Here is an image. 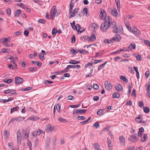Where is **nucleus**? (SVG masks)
I'll list each match as a JSON object with an SVG mask.
<instances>
[{
  "instance_id": "19",
  "label": "nucleus",
  "mask_w": 150,
  "mask_h": 150,
  "mask_svg": "<svg viewBox=\"0 0 150 150\" xmlns=\"http://www.w3.org/2000/svg\"><path fill=\"white\" fill-rule=\"evenodd\" d=\"M86 110L83 109L79 110V109H78L77 110H75V112L76 113H84L86 112Z\"/></svg>"
},
{
  "instance_id": "10",
  "label": "nucleus",
  "mask_w": 150,
  "mask_h": 150,
  "mask_svg": "<svg viewBox=\"0 0 150 150\" xmlns=\"http://www.w3.org/2000/svg\"><path fill=\"white\" fill-rule=\"evenodd\" d=\"M96 32L94 30H93L92 33L91 35L90 36L89 38V40L91 41H93L96 40V36L95 35V33H96Z\"/></svg>"
},
{
  "instance_id": "47",
  "label": "nucleus",
  "mask_w": 150,
  "mask_h": 150,
  "mask_svg": "<svg viewBox=\"0 0 150 150\" xmlns=\"http://www.w3.org/2000/svg\"><path fill=\"white\" fill-rule=\"evenodd\" d=\"M39 119V118L38 117L36 116H32L30 118V120L33 121L37 120Z\"/></svg>"
},
{
  "instance_id": "9",
  "label": "nucleus",
  "mask_w": 150,
  "mask_h": 150,
  "mask_svg": "<svg viewBox=\"0 0 150 150\" xmlns=\"http://www.w3.org/2000/svg\"><path fill=\"white\" fill-rule=\"evenodd\" d=\"M23 81V79L18 76H16L15 78V83L16 84H21Z\"/></svg>"
},
{
  "instance_id": "38",
  "label": "nucleus",
  "mask_w": 150,
  "mask_h": 150,
  "mask_svg": "<svg viewBox=\"0 0 150 150\" xmlns=\"http://www.w3.org/2000/svg\"><path fill=\"white\" fill-rule=\"evenodd\" d=\"M37 68L36 67H31L28 69V70L30 71H37Z\"/></svg>"
},
{
  "instance_id": "14",
  "label": "nucleus",
  "mask_w": 150,
  "mask_h": 150,
  "mask_svg": "<svg viewBox=\"0 0 150 150\" xmlns=\"http://www.w3.org/2000/svg\"><path fill=\"white\" fill-rule=\"evenodd\" d=\"M108 143V147L109 150H112V141L109 138H107Z\"/></svg>"
},
{
  "instance_id": "25",
  "label": "nucleus",
  "mask_w": 150,
  "mask_h": 150,
  "mask_svg": "<svg viewBox=\"0 0 150 150\" xmlns=\"http://www.w3.org/2000/svg\"><path fill=\"white\" fill-rule=\"evenodd\" d=\"M80 61H77L76 60H70L69 62V63L72 64H76L80 63Z\"/></svg>"
},
{
  "instance_id": "44",
  "label": "nucleus",
  "mask_w": 150,
  "mask_h": 150,
  "mask_svg": "<svg viewBox=\"0 0 150 150\" xmlns=\"http://www.w3.org/2000/svg\"><path fill=\"white\" fill-rule=\"evenodd\" d=\"M135 147L134 146H129L127 147L126 150H134Z\"/></svg>"
},
{
  "instance_id": "17",
  "label": "nucleus",
  "mask_w": 150,
  "mask_h": 150,
  "mask_svg": "<svg viewBox=\"0 0 150 150\" xmlns=\"http://www.w3.org/2000/svg\"><path fill=\"white\" fill-rule=\"evenodd\" d=\"M136 45L134 43H132L129 45L128 47V48L129 49L131 50H133L135 49L136 48Z\"/></svg>"
},
{
  "instance_id": "22",
  "label": "nucleus",
  "mask_w": 150,
  "mask_h": 150,
  "mask_svg": "<svg viewBox=\"0 0 150 150\" xmlns=\"http://www.w3.org/2000/svg\"><path fill=\"white\" fill-rule=\"evenodd\" d=\"M21 11L20 9H18L14 13V16L15 17H18L20 14L21 13Z\"/></svg>"
},
{
  "instance_id": "57",
  "label": "nucleus",
  "mask_w": 150,
  "mask_h": 150,
  "mask_svg": "<svg viewBox=\"0 0 150 150\" xmlns=\"http://www.w3.org/2000/svg\"><path fill=\"white\" fill-rule=\"evenodd\" d=\"M67 68L70 69L73 68L76 69L75 65H69L67 66Z\"/></svg>"
},
{
  "instance_id": "11",
  "label": "nucleus",
  "mask_w": 150,
  "mask_h": 150,
  "mask_svg": "<svg viewBox=\"0 0 150 150\" xmlns=\"http://www.w3.org/2000/svg\"><path fill=\"white\" fill-rule=\"evenodd\" d=\"M45 130L47 132H52L54 130V128L52 127L50 124H49L45 127Z\"/></svg>"
},
{
  "instance_id": "18",
  "label": "nucleus",
  "mask_w": 150,
  "mask_h": 150,
  "mask_svg": "<svg viewBox=\"0 0 150 150\" xmlns=\"http://www.w3.org/2000/svg\"><path fill=\"white\" fill-rule=\"evenodd\" d=\"M11 52V50L8 48H3L2 50L0 52V53H9Z\"/></svg>"
},
{
  "instance_id": "31",
  "label": "nucleus",
  "mask_w": 150,
  "mask_h": 150,
  "mask_svg": "<svg viewBox=\"0 0 150 150\" xmlns=\"http://www.w3.org/2000/svg\"><path fill=\"white\" fill-rule=\"evenodd\" d=\"M120 79L126 83H128V80L124 76H120Z\"/></svg>"
},
{
  "instance_id": "41",
  "label": "nucleus",
  "mask_w": 150,
  "mask_h": 150,
  "mask_svg": "<svg viewBox=\"0 0 150 150\" xmlns=\"http://www.w3.org/2000/svg\"><path fill=\"white\" fill-rule=\"evenodd\" d=\"M57 32V30L55 28L53 29L52 31V33L53 37H54L55 36Z\"/></svg>"
},
{
  "instance_id": "56",
  "label": "nucleus",
  "mask_w": 150,
  "mask_h": 150,
  "mask_svg": "<svg viewBox=\"0 0 150 150\" xmlns=\"http://www.w3.org/2000/svg\"><path fill=\"white\" fill-rule=\"evenodd\" d=\"M38 22L39 23H40L43 24L45 23V20L43 19H39L38 20Z\"/></svg>"
},
{
  "instance_id": "32",
  "label": "nucleus",
  "mask_w": 150,
  "mask_h": 150,
  "mask_svg": "<svg viewBox=\"0 0 150 150\" xmlns=\"http://www.w3.org/2000/svg\"><path fill=\"white\" fill-rule=\"evenodd\" d=\"M143 110L144 112L148 113L149 112L150 110L148 107H144L143 108Z\"/></svg>"
},
{
  "instance_id": "16",
  "label": "nucleus",
  "mask_w": 150,
  "mask_h": 150,
  "mask_svg": "<svg viewBox=\"0 0 150 150\" xmlns=\"http://www.w3.org/2000/svg\"><path fill=\"white\" fill-rule=\"evenodd\" d=\"M119 139L120 143L121 144L122 143H123L124 146H125V139L124 136L122 135L120 136L119 137Z\"/></svg>"
},
{
  "instance_id": "52",
  "label": "nucleus",
  "mask_w": 150,
  "mask_h": 150,
  "mask_svg": "<svg viewBox=\"0 0 150 150\" xmlns=\"http://www.w3.org/2000/svg\"><path fill=\"white\" fill-rule=\"evenodd\" d=\"M11 13V8H8L6 10V13L8 16H10Z\"/></svg>"
},
{
  "instance_id": "21",
  "label": "nucleus",
  "mask_w": 150,
  "mask_h": 150,
  "mask_svg": "<svg viewBox=\"0 0 150 150\" xmlns=\"http://www.w3.org/2000/svg\"><path fill=\"white\" fill-rule=\"evenodd\" d=\"M120 97V94L119 93L117 92H115L112 95L113 98H119Z\"/></svg>"
},
{
  "instance_id": "46",
  "label": "nucleus",
  "mask_w": 150,
  "mask_h": 150,
  "mask_svg": "<svg viewBox=\"0 0 150 150\" xmlns=\"http://www.w3.org/2000/svg\"><path fill=\"white\" fill-rule=\"evenodd\" d=\"M93 88L96 90H98L99 89V86L96 83H94L93 85Z\"/></svg>"
},
{
  "instance_id": "3",
  "label": "nucleus",
  "mask_w": 150,
  "mask_h": 150,
  "mask_svg": "<svg viewBox=\"0 0 150 150\" xmlns=\"http://www.w3.org/2000/svg\"><path fill=\"white\" fill-rule=\"evenodd\" d=\"M122 38V37L118 34H116L114 37L110 39V41L112 42L113 41L119 42Z\"/></svg>"
},
{
  "instance_id": "28",
  "label": "nucleus",
  "mask_w": 150,
  "mask_h": 150,
  "mask_svg": "<svg viewBox=\"0 0 150 150\" xmlns=\"http://www.w3.org/2000/svg\"><path fill=\"white\" fill-rule=\"evenodd\" d=\"M14 120L16 121L20 122L21 121H23L24 119V117H18L14 118Z\"/></svg>"
},
{
  "instance_id": "63",
  "label": "nucleus",
  "mask_w": 150,
  "mask_h": 150,
  "mask_svg": "<svg viewBox=\"0 0 150 150\" xmlns=\"http://www.w3.org/2000/svg\"><path fill=\"white\" fill-rule=\"evenodd\" d=\"M144 105V104L142 101H139L138 103V106L139 107L142 108Z\"/></svg>"
},
{
  "instance_id": "8",
  "label": "nucleus",
  "mask_w": 150,
  "mask_h": 150,
  "mask_svg": "<svg viewBox=\"0 0 150 150\" xmlns=\"http://www.w3.org/2000/svg\"><path fill=\"white\" fill-rule=\"evenodd\" d=\"M105 89L108 91H110L112 88V86L109 81H105Z\"/></svg>"
},
{
  "instance_id": "50",
  "label": "nucleus",
  "mask_w": 150,
  "mask_h": 150,
  "mask_svg": "<svg viewBox=\"0 0 150 150\" xmlns=\"http://www.w3.org/2000/svg\"><path fill=\"white\" fill-rule=\"evenodd\" d=\"M91 117H89L87 120H86V121L81 122L80 124H81L82 125H83L85 124H86L88 121L91 119Z\"/></svg>"
},
{
  "instance_id": "40",
  "label": "nucleus",
  "mask_w": 150,
  "mask_h": 150,
  "mask_svg": "<svg viewBox=\"0 0 150 150\" xmlns=\"http://www.w3.org/2000/svg\"><path fill=\"white\" fill-rule=\"evenodd\" d=\"M136 58L137 60L138 61H141L142 59L141 55L140 54H138L137 56H136Z\"/></svg>"
},
{
  "instance_id": "49",
  "label": "nucleus",
  "mask_w": 150,
  "mask_h": 150,
  "mask_svg": "<svg viewBox=\"0 0 150 150\" xmlns=\"http://www.w3.org/2000/svg\"><path fill=\"white\" fill-rule=\"evenodd\" d=\"M8 59H10L11 60V62L13 64H15L16 62L14 60V59L13 57L11 56Z\"/></svg>"
},
{
  "instance_id": "27",
  "label": "nucleus",
  "mask_w": 150,
  "mask_h": 150,
  "mask_svg": "<svg viewBox=\"0 0 150 150\" xmlns=\"http://www.w3.org/2000/svg\"><path fill=\"white\" fill-rule=\"evenodd\" d=\"M88 38V36L87 35H84L81 37L80 39L83 42H86Z\"/></svg>"
},
{
  "instance_id": "26",
  "label": "nucleus",
  "mask_w": 150,
  "mask_h": 150,
  "mask_svg": "<svg viewBox=\"0 0 150 150\" xmlns=\"http://www.w3.org/2000/svg\"><path fill=\"white\" fill-rule=\"evenodd\" d=\"M117 13V11L116 8L112 10L111 13L113 16H116Z\"/></svg>"
},
{
  "instance_id": "30",
  "label": "nucleus",
  "mask_w": 150,
  "mask_h": 150,
  "mask_svg": "<svg viewBox=\"0 0 150 150\" xmlns=\"http://www.w3.org/2000/svg\"><path fill=\"white\" fill-rule=\"evenodd\" d=\"M125 24L126 26V27H127V29L131 32H133V30H132L131 29V28L129 26V24L128 23H125Z\"/></svg>"
},
{
  "instance_id": "59",
  "label": "nucleus",
  "mask_w": 150,
  "mask_h": 150,
  "mask_svg": "<svg viewBox=\"0 0 150 150\" xmlns=\"http://www.w3.org/2000/svg\"><path fill=\"white\" fill-rule=\"evenodd\" d=\"M102 61V60H94V62H92L93 64H97L98 63Z\"/></svg>"
},
{
  "instance_id": "36",
  "label": "nucleus",
  "mask_w": 150,
  "mask_h": 150,
  "mask_svg": "<svg viewBox=\"0 0 150 150\" xmlns=\"http://www.w3.org/2000/svg\"><path fill=\"white\" fill-rule=\"evenodd\" d=\"M115 1L116 4L117 9L119 10V9H120V0H115Z\"/></svg>"
},
{
  "instance_id": "64",
  "label": "nucleus",
  "mask_w": 150,
  "mask_h": 150,
  "mask_svg": "<svg viewBox=\"0 0 150 150\" xmlns=\"http://www.w3.org/2000/svg\"><path fill=\"white\" fill-rule=\"evenodd\" d=\"M126 105L128 106H131L132 105V103L130 100L127 101L126 103Z\"/></svg>"
},
{
  "instance_id": "51",
  "label": "nucleus",
  "mask_w": 150,
  "mask_h": 150,
  "mask_svg": "<svg viewBox=\"0 0 150 150\" xmlns=\"http://www.w3.org/2000/svg\"><path fill=\"white\" fill-rule=\"evenodd\" d=\"M39 58L42 60L44 59V55L43 54L41 53L39 54Z\"/></svg>"
},
{
  "instance_id": "43",
  "label": "nucleus",
  "mask_w": 150,
  "mask_h": 150,
  "mask_svg": "<svg viewBox=\"0 0 150 150\" xmlns=\"http://www.w3.org/2000/svg\"><path fill=\"white\" fill-rule=\"evenodd\" d=\"M74 6V5H73V3H72V2H71L69 5V11H70V12H71V11L72 10Z\"/></svg>"
},
{
  "instance_id": "7",
  "label": "nucleus",
  "mask_w": 150,
  "mask_h": 150,
  "mask_svg": "<svg viewBox=\"0 0 150 150\" xmlns=\"http://www.w3.org/2000/svg\"><path fill=\"white\" fill-rule=\"evenodd\" d=\"M44 132L40 129H38V130H35L32 132L33 136L34 137H36L38 135H39L41 134H43Z\"/></svg>"
},
{
  "instance_id": "24",
  "label": "nucleus",
  "mask_w": 150,
  "mask_h": 150,
  "mask_svg": "<svg viewBox=\"0 0 150 150\" xmlns=\"http://www.w3.org/2000/svg\"><path fill=\"white\" fill-rule=\"evenodd\" d=\"M148 138L147 135V134H144L143 137L141 138V141L142 142H144L147 140Z\"/></svg>"
},
{
  "instance_id": "34",
  "label": "nucleus",
  "mask_w": 150,
  "mask_h": 150,
  "mask_svg": "<svg viewBox=\"0 0 150 150\" xmlns=\"http://www.w3.org/2000/svg\"><path fill=\"white\" fill-rule=\"evenodd\" d=\"M58 120L60 122L64 123L67 122L66 120L64 118H62V117H60L58 118Z\"/></svg>"
},
{
  "instance_id": "53",
  "label": "nucleus",
  "mask_w": 150,
  "mask_h": 150,
  "mask_svg": "<svg viewBox=\"0 0 150 150\" xmlns=\"http://www.w3.org/2000/svg\"><path fill=\"white\" fill-rule=\"evenodd\" d=\"M91 71L90 73L88 74H86V77H89L91 75V74L93 72V67H92V69L91 68Z\"/></svg>"
},
{
  "instance_id": "37",
  "label": "nucleus",
  "mask_w": 150,
  "mask_h": 150,
  "mask_svg": "<svg viewBox=\"0 0 150 150\" xmlns=\"http://www.w3.org/2000/svg\"><path fill=\"white\" fill-rule=\"evenodd\" d=\"M134 33L135 35L136 36H138L140 35V31H139L137 29H134Z\"/></svg>"
},
{
  "instance_id": "6",
  "label": "nucleus",
  "mask_w": 150,
  "mask_h": 150,
  "mask_svg": "<svg viewBox=\"0 0 150 150\" xmlns=\"http://www.w3.org/2000/svg\"><path fill=\"white\" fill-rule=\"evenodd\" d=\"M21 131L19 129H18V130L17 132V141L18 144L20 145L21 144Z\"/></svg>"
},
{
  "instance_id": "58",
  "label": "nucleus",
  "mask_w": 150,
  "mask_h": 150,
  "mask_svg": "<svg viewBox=\"0 0 150 150\" xmlns=\"http://www.w3.org/2000/svg\"><path fill=\"white\" fill-rule=\"evenodd\" d=\"M93 127H95L96 128H98L100 127V125L98 122H96L93 125Z\"/></svg>"
},
{
  "instance_id": "33",
  "label": "nucleus",
  "mask_w": 150,
  "mask_h": 150,
  "mask_svg": "<svg viewBox=\"0 0 150 150\" xmlns=\"http://www.w3.org/2000/svg\"><path fill=\"white\" fill-rule=\"evenodd\" d=\"M108 62L107 61L105 63L100 65L98 68V69L99 71L102 69L104 67L105 65Z\"/></svg>"
},
{
  "instance_id": "23",
  "label": "nucleus",
  "mask_w": 150,
  "mask_h": 150,
  "mask_svg": "<svg viewBox=\"0 0 150 150\" xmlns=\"http://www.w3.org/2000/svg\"><path fill=\"white\" fill-rule=\"evenodd\" d=\"M76 25L77 26V27L78 28V29H77V32L78 34H80L85 31V30L84 29H83V30H80V29H81V27L79 24H76Z\"/></svg>"
},
{
  "instance_id": "60",
  "label": "nucleus",
  "mask_w": 150,
  "mask_h": 150,
  "mask_svg": "<svg viewBox=\"0 0 150 150\" xmlns=\"http://www.w3.org/2000/svg\"><path fill=\"white\" fill-rule=\"evenodd\" d=\"M150 74V72L149 71H147L145 73V75L146 79H147L149 76Z\"/></svg>"
},
{
  "instance_id": "13",
  "label": "nucleus",
  "mask_w": 150,
  "mask_h": 150,
  "mask_svg": "<svg viewBox=\"0 0 150 150\" xmlns=\"http://www.w3.org/2000/svg\"><path fill=\"white\" fill-rule=\"evenodd\" d=\"M98 28V24L95 23H92L90 24L89 28L91 30H93V29H97Z\"/></svg>"
},
{
  "instance_id": "20",
  "label": "nucleus",
  "mask_w": 150,
  "mask_h": 150,
  "mask_svg": "<svg viewBox=\"0 0 150 150\" xmlns=\"http://www.w3.org/2000/svg\"><path fill=\"white\" fill-rule=\"evenodd\" d=\"M9 38H3L0 39V43H5L6 42H7L9 41L10 40L9 39Z\"/></svg>"
},
{
  "instance_id": "42",
  "label": "nucleus",
  "mask_w": 150,
  "mask_h": 150,
  "mask_svg": "<svg viewBox=\"0 0 150 150\" xmlns=\"http://www.w3.org/2000/svg\"><path fill=\"white\" fill-rule=\"evenodd\" d=\"M53 83V82L52 81H50L47 80H46L45 81L44 83H45L46 85H47L48 84H51Z\"/></svg>"
},
{
  "instance_id": "39",
  "label": "nucleus",
  "mask_w": 150,
  "mask_h": 150,
  "mask_svg": "<svg viewBox=\"0 0 150 150\" xmlns=\"http://www.w3.org/2000/svg\"><path fill=\"white\" fill-rule=\"evenodd\" d=\"M93 146V147L96 149V150L98 149H99L100 146L97 143L94 144Z\"/></svg>"
},
{
  "instance_id": "61",
  "label": "nucleus",
  "mask_w": 150,
  "mask_h": 150,
  "mask_svg": "<svg viewBox=\"0 0 150 150\" xmlns=\"http://www.w3.org/2000/svg\"><path fill=\"white\" fill-rule=\"evenodd\" d=\"M13 81V80L12 79H7L6 81L5 80L4 81L7 83H10L12 82Z\"/></svg>"
},
{
  "instance_id": "5",
  "label": "nucleus",
  "mask_w": 150,
  "mask_h": 150,
  "mask_svg": "<svg viewBox=\"0 0 150 150\" xmlns=\"http://www.w3.org/2000/svg\"><path fill=\"white\" fill-rule=\"evenodd\" d=\"M137 133L132 134L128 138V140L134 142V140L136 141H138L139 139L137 137Z\"/></svg>"
},
{
  "instance_id": "12",
  "label": "nucleus",
  "mask_w": 150,
  "mask_h": 150,
  "mask_svg": "<svg viewBox=\"0 0 150 150\" xmlns=\"http://www.w3.org/2000/svg\"><path fill=\"white\" fill-rule=\"evenodd\" d=\"M100 16L101 19L105 20L106 19V13L104 10L103 9L101 10Z\"/></svg>"
},
{
  "instance_id": "15",
  "label": "nucleus",
  "mask_w": 150,
  "mask_h": 150,
  "mask_svg": "<svg viewBox=\"0 0 150 150\" xmlns=\"http://www.w3.org/2000/svg\"><path fill=\"white\" fill-rule=\"evenodd\" d=\"M115 89L118 91L120 92L122 91L123 87L120 84H117L115 86Z\"/></svg>"
},
{
  "instance_id": "2",
  "label": "nucleus",
  "mask_w": 150,
  "mask_h": 150,
  "mask_svg": "<svg viewBox=\"0 0 150 150\" xmlns=\"http://www.w3.org/2000/svg\"><path fill=\"white\" fill-rule=\"evenodd\" d=\"M110 26L112 28H113V32L114 33H117L118 32V28L117 25V23L116 22L113 21L112 22V21L110 23Z\"/></svg>"
},
{
  "instance_id": "29",
  "label": "nucleus",
  "mask_w": 150,
  "mask_h": 150,
  "mask_svg": "<svg viewBox=\"0 0 150 150\" xmlns=\"http://www.w3.org/2000/svg\"><path fill=\"white\" fill-rule=\"evenodd\" d=\"M19 108V106H16L11 108V113H13L14 111H17Z\"/></svg>"
},
{
  "instance_id": "48",
  "label": "nucleus",
  "mask_w": 150,
  "mask_h": 150,
  "mask_svg": "<svg viewBox=\"0 0 150 150\" xmlns=\"http://www.w3.org/2000/svg\"><path fill=\"white\" fill-rule=\"evenodd\" d=\"M77 118L79 120H83L86 119V117L84 116H78L77 117Z\"/></svg>"
},
{
  "instance_id": "4",
  "label": "nucleus",
  "mask_w": 150,
  "mask_h": 150,
  "mask_svg": "<svg viewBox=\"0 0 150 150\" xmlns=\"http://www.w3.org/2000/svg\"><path fill=\"white\" fill-rule=\"evenodd\" d=\"M57 9L55 6H53L51 9L50 12V16L52 19H53L56 14Z\"/></svg>"
},
{
  "instance_id": "54",
  "label": "nucleus",
  "mask_w": 150,
  "mask_h": 150,
  "mask_svg": "<svg viewBox=\"0 0 150 150\" xmlns=\"http://www.w3.org/2000/svg\"><path fill=\"white\" fill-rule=\"evenodd\" d=\"M104 111V110L100 109L97 112V114L98 115H101Z\"/></svg>"
},
{
  "instance_id": "62",
  "label": "nucleus",
  "mask_w": 150,
  "mask_h": 150,
  "mask_svg": "<svg viewBox=\"0 0 150 150\" xmlns=\"http://www.w3.org/2000/svg\"><path fill=\"white\" fill-rule=\"evenodd\" d=\"M146 85L147 86L146 90L147 92H150V83H146Z\"/></svg>"
},
{
  "instance_id": "55",
  "label": "nucleus",
  "mask_w": 150,
  "mask_h": 150,
  "mask_svg": "<svg viewBox=\"0 0 150 150\" xmlns=\"http://www.w3.org/2000/svg\"><path fill=\"white\" fill-rule=\"evenodd\" d=\"M60 106L61 105L59 103L56 106V109L59 112H60Z\"/></svg>"
},
{
  "instance_id": "45",
  "label": "nucleus",
  "mask_w": 150,
  "mask_h": 150,
  "mask_svg": "<svg viewBox=\"0 0 150 150\" xmlns=\"http://www.w3.org/2000/svg\"><path fill=\"white\" fill-rule=\"evenodd\" d=\"M144 42L148 46L150 47V42L148 40H144Z\"/></svg>"
},
{
  "instance_id": "35",
  "label": "nucleus",
  "mask_w": 150,
  "mask_h": 150,
  "mask_svg": "<svg viewBox=\"0 0 150 150\" xmlns=\"http://www.w3.org/2000/svg\"><path fill=\"white\" fill-rule=\"evenodd\" d=\"M69 13L70 16H69V18H71L72 17L76 15L75 12L74 11L73 12L72 10L71 11V12L70 11H69Z\"/></svg>"
},
{
  "instance_id": "1",
  "label": "nucleus",
  "mask_w": 150,
  "mask_h": 150,
  "mask_svg": "<svg viewBox=\"0 0 150 150\" xmlns=\"http://www.w3.org/2000/svg\"><path fill=\"white\" fill-rule=\"evenodd\" d=\"M112 21L111 17L108 16L105 21L101 25L100 30L103 32H105L110 26V23Z\"/></svg>"
}]
</instances>
